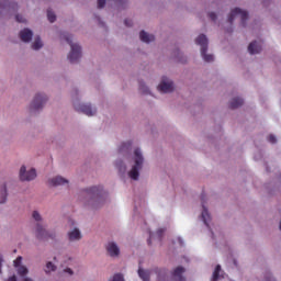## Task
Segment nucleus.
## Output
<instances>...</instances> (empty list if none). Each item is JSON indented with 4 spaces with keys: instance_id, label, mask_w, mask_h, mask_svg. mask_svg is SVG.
Segmentation results:
<instances>
[{
    "instance_id": "obj_38",
    "label": "nucleus",
    "mask_w": 281,
    "mask_h": 281,
    "mask_svg": "<svg viewBox=\"0 0 281 281\" xmlns=\"http://www.w3.org/2000/svg\"><path fill=\"white\" fill-rule=\"evenodd\" d=\"M148 245H153V233H149V238L147 239Z\"/></svg>"
},
{
    "instance_id": "obj_31",
    "label": "nucleus",
    "mask_w": 281,
    "mask_h": 281,
    "mask_svg": "<svg viewBox=\"0 0 281 281\" xmlns=\"http://www.w3.org/2000/svg\"><path fill=\"white\" fill-rule=\"evenodd\" d=\"M15 21H16L18 23H27V21L25 20V18H23V15H21V14H16V15H15Z\"/></svg>"
},
{
    "instance_id": "obj_37",
    "label": "nucleus",
    "mask_w": 281,
    "mask_h": 281,
    "mask_svg": "<svg viewBox=\"0 0 281 281\" xmlns=\"http://www.w3.org/2000/svg\"><path fill=\"white\" fill-rule=\"evenodd\" d=\"M64 272L69 273V276H74V270H71L70 268H66Z\"/></svg>"
},
{
    "instance_id": "obj_33",
    "label": "nucleus",
    "mask_w": 281,
    "mask_h": 281,
    "mask_svg": "<svg viewBox=\"0 0 281 281\" xmlns=\"http://www.w3.org/2000/svg\"><path fill=\"white\" fill-rule=\"evenodd\" d=\"M33 218L35 220V221H41V214L37 212V211H34L33 212Z\"/></svg>"
},
{
    "instance_id": "obj_44",
    "label": "nucleus",
    "mask_w": 281,
    "mask_h": 281,
    "mask_svg": "<svg viewBox=\"0 0 281 281\" xmlns=\"http://www.w3.org/2000/svg\"><path fill=\"white\" fill-rule=\"evenodd\" d=\"M54 260H56V257H54Z\"/></svg>"
},
{
    "instance_id": "obj_43",
    "label": "nucleus",
    "mask_w": 281,
    "mask_h": 281,
    "mask_svg": "<svg viewBox=\"0 0 281 281\" xmlns=\"http://www.w3.org/2000/svg\"><path fill=\"white\" fill-rule=\"evenodd\" d=\"M158 281H164V279L161 278V274H159Z\"/></svg>"
},
{
    "instance_id": "obj_32",
    "label": "nucleus",
    "mask_w": 281,
    "mask_h": 281,
    "mask_svg": "<svg viewBox=\"0 0 281 281\" xmlns=\"http://www.w3.org/2000/svg\"><path fill=\"white\" fill-rule=\"evenodd\" d=\"M139 91L142 93H148V87H146V85L144 82L139 83Z\"/></svg>"
},
{
    "instance_id": "obj_41",
    "label": "nucleus",
    "mask_w": 281,
    "mask_h": 281,
    "mask_svg": "<svg viewBox=\"0 0 281 281\" xmlns=\"http://www.w3.org/2000/svg\"><path fill=\"white\" fill-rule=\"evenodd\" d=\"M126 146H131V143H124L122 148H126Z\"/></svg>"
},
{
    "instance_id": "obj_12",
    "label": "nucleus",
    "mask_w": 281,
    "mask_h": 281,
    "mask_svg": "<svg viewBox=\"0 0 281 281\" xmlns=\"http://www.w3.org/2000/svg\"><path fill=\"white\" fill-rule=\"evenodd\" d=\"M106 251L109 256H111L112 258L120 256V247H117L116 243H113V241L109 243L106 246Z\"/></svg>"
},
{
    "instance_id": "obj_26",
    "label": "nucleus",
    "mask_w": 281,
    "mask_h": 281,
    "mask_svg": "<svg viewBox=\"0 0 281 281\" xmlns=\"http://www.w3.org/2000/svg\"><path fill=\"white\" fill-rule=\"evenodd\" d=\"M47 19H48L49 23H54L56 21V13H54V11H52V9L47 10Z\"/></svg>"
},
{
    "instance_id": "obj_7",
    "label": "nucleus",
    "mask_w": 281,
    "mask_h": 281,
    "mask_svg": "<svg viewBox=\"0 0 281 281\" xmlns=\"http://www.w3.org/2000/svg\"><path fill=\"white\" fill-rule=\"evenodd\" d=\"M46 102H47V95L37 93L30 105V110L40 111V109H43V105Z\"/></svg>"
},
{
    "instance_id": "obj_16",
    "label": "nucleus",
    "mask_w": 281,
    "mask_h": 281,
    "mask_svg": "<svg viewBox=\"0 0 281 281\" xmlns=\"http://www.w3.org/2000/svg\"><path fill=\"white\" fill-rule=\"evenodd\" d=\"M248 52L249 54H260V52H262V45L258 44V42H251L248 45Z\"/></svg>"
},
{
    "instance_id": "obj_36",
    "label": "nucleus",
    "mask_w": 281,
    "mask_h": 281,
    "mask_svg": "<svg viewBox=\"0 0 281 281\" xmlns=\"http://www.w3.org/2000/svg\"><path fill=\"white\" fill-rule=\"evenodd\" d=\"M124 23H125L126 27H131V26L133 25V21H132V20H128V19H126V20L124 21Z\"/></svg>"
},
{
    "instance_id": "obj_15",
    "label": "nucleus",
    "mask_w": 281,
    "mask_h": 281,
    "mask_svg": "<svg viewBox=\"0 0 281 281\" xmlns=\"http://www.w3.org/2000/svg\"><path fill=\"white\" fill-rule=\"evenodd\" d=\"M82 239V234L80 233V229L75 228L68 233V240L70 243H75L76 240H81Z\"/></svg>"
},
{
    "instance_id": "obj_40",
    "label": "nucleus",
    "mask_w": 281,
    "mask_h": 281,
    "mask_svg": "<svg viewBox=\"0 0 281 281\" xmlns=\"http://www.w3.org/2000/svg\"><path fill=\"white\" fill-rule=\"evenodd\" d=\"M2 265H3V259H1V257H0V273H1V267H2Z\"/></svg>"
},
{
    "instance_id": "obj_22",
    "label": "nucleus",
    "mask_w": 281,
    "mask_h": 281,
    "mask_svg": "<svg viewBox=\"0 0 281 281\" xmlns=\"http://www.w3.org/2000/svg\"><path fill=\"white\" fill-rule=\"evenodd\" d=\"M16 272H18V274H20L21 278H25V276H27V273H30V270L25 266H20L16 268Z\"/></svg>"
},
{
    "instance_id": "obj_20",
    "label": "nucleus",
    "mask_w": 281,
    "mask_h": 281,
    "mask_svg": "<svg viewBox=\"0 0 281 281\" xmlns=\"http://www.w3.org/2000/svg\"><path fill=\"white\" fill-rule=\"evenodd\" d=\"M202 221L205 224V226L209 227L210 224H207V222L210 221V212H207V207H205V204H202Z\"/></svg>"
},
{
    "instance_id": "obj_18",
    "label": "nucleus",
    "mask_w": 281,
    "mask_h": 281,
    "mask_svg": "<svg viewBox=\"0 0 281 281\" xmlns=\"http://www.w3.org/2000/svg\"><path fill=\"white\" fill-rule=\"evenodd\" d=\"M65 183H69V180L57 176L49 180V186H65Z\"/></svg>"
},
{
    "instance_id": "obj_30",
    "label": "nucleus",
    "mask_w": 281,
    "mask_h": 281,
    "mask_svg": "<svg viewBox=\"0 0 281 281\" xmlns=\"http://www.w3.org/2000/svg\"><path fill=\"white\" fill-rule=\"evenodd\" d=\"M116 167L119 168L120 172H126V165L123 161L116 162Z\"/></svg>"
},
{
    "instance_id": "obj_35",
    "label": "nucleus",
    "mask_w": 281,
    "mask_h": 281,
    "mask_svg": "<svg viewBox=\"0 0 281 281\" xmlns=\"http://www.w3.org/2000/svg\"><path fill=\"white\" fill-rule=\"evenodd\" d=\"M209 18L211 19V21H216V13L214 12L209 13Z\"/></svg>"
},
{
    "instance_id": "obj_14",
    "label": "nucleus",
    "mask_w": 281,
    "mask_h": 281,
    "mask_svg": "<svg viewBox=\"0 0 281 281\" xmlns=\"http://www.w3.org/2000/svg\"><path fill=\"white\" fill-rule=\"evenodd\" d=\"M32 36H34V33H32V30L30 29H24L20 32V38L23 43H30V41H32Z\"/></svg>"
},
{
    "instance_id": "obj_34",
    "label": "nucleus",
    "mask_w": 281,
    "mask_h": 281,
    "mask_svg": "<svg viewBox=\"0 0 281 281\" xmlns=\"http://www.w3.org/2000/svg\"><path fill=\"white\" fill-rule=\"evenodd\" d=\"M268 142H270V144H276V142H278V139L273 135H269Z\"/></svg>"
},
{
    "instance_id": "obj_39",
    "label": "nucleus",
    "mask_w": 281,
    "mask_h": 281,
    "mask_svg": "<svg viewBox=\"0 0 281 281\" xmlns=\"http://www.w3.org/2000/svg\"><path fill=\"white\" fill-rule=\"evenodd\" d=\"M157 234L159 237H161V234H164V229H158Z\"/></svg>"
},
{
    "instance_id": "obj_42",
    "label": "nucleus",
    "mask_w": 281,
    "mask_h": 281,
    "mask_svg": "<svg viewBox=\"0 0 281 281\" xmlns=\"http://www.w3.org/2000/svg\"><path fill=\"white\" fill-rule=\"evenodd\" d=\"M99 21V25H104V23L100 20V18H98Z\"/></svg>"
},
{
    "instance_id": "obj_4",
    "label": "nucleus",
    "mask_w": 281,
    "mask_h": 281,
    "mask_svg": "<svg viewBox=\"0 0 281 281\" xmlns=\"http://www.w3.org/2000/svg\"><path fill=\"white\" fill-rule=\"evenodd\" d=\"M195 44L201 47V56L205 63L214 61V55H207V36L201 34L196 37Z\"/></svg>"
},
{
    "instance_id": "obj_6",
    "label": "nucleus",
    "mask_w": 281,
    "mask_h": 281,
    "mask_svg": "<svg viewBox=\"0 0 281 281\" xmlns=\"http://www.w3.org/2000/svg\"><path fill=\"white\" fill-rule=\"evenodd\" d=\"M35 236L37 240H54L56 238V233H49L45 228H43V225L36 224Z\"/></svg>"
},
{
    "instance_id": "obj_10",
    "label": "nucleus",
    "mask_w": 281,
    "mask_h": 281,
    "mask_svg": "<svg viewBox=\"0 0 281 281\" xmlns=\"http://www.w3.org/2000/svg\"><path fill=\"white\" fill-rule=\"evenodd\" d=\"M158 91H160V93H172L175 91V83L167 78H162L158 86Z\"/></svg>"
},
{
    "instance_id": "obj_8",
    "label": "nucleus",
    "mask_w": 281,
    "mask_h": 281,
    "mask_svg": "<svg viewBox=\"0 0 281 281\" xmlns=\"http://www.w3.org/2000/svg\"><path fill=\"white\" fill-rule=\"evenodd\" d=\"M74 106L77 111L85 113V115H88V117H91L95 114L97 110L91 106V104H80V103H74Z\"/></svg>"
},
{
    "instance_id": "obj_23",
    "label": "nucleus",
    "mask_w": 281,
    "mask_h": 281,
    "mask_svg": "<svg viewBox=\"0 0 281 281\" xmlns=\"http://www.w3.org/2000/svg\"><path fill=\"white\" fill-rule=\"evenodd\" d=\"M43 47V42L41 41V37H35L33 44H32V49H41Z\"/></svg>"
},
{
    "instance_id": "obj_1",
    "label": "nucleus",
    "mask_w": 281,
    "mask_h": 281,
    "mask_svg": "<svg viewBox=\"0 0 281 281\" xmlns=\"http://www.w3.org/2000/svg\"><path fill=\"white\" fill-rule=\"evenodd\" d=\"M86 196H88L91 205L94 207H100V205H103L104 201H106V192H104L102 187H91L86 189Z\"/></svg>"
},
{
    "instance_id": "obj_5",
    "label": "nucleus",
    "mask_w": 281,
    "mask_h": 281,
    "mask_svg": "<svg viewBox=\"0 0 281 281\" xmlns=\"http://www.w3.org/2000/svg\"><path fill=\"white\" fill-rule=\"evenodd\" d=\"M236 16L240 18L241 25L245 27L247 20L249 19V13H247V11H243L240 8H235L228 16V23H231V25L234 23Z\"/></svg>"
},
{
    "instance_id": "obj_11",
    "label": "nucleus",
    "mask_w": 281,
    "mask_h": 281,
    "mask_svg": "<svg viewBox=\"0 0 281 281\" xmlns=\"http://www.w3.org/2000/svg\"><path fill=\"white\" fill-rule=\"evenodd\" d=\"M3 10H7V12H16V10H19V4L8 0H2L0 2V12H3Z\"/></svg>"
},
{
    "instance_id": "obj_25",
    "label": "nucleus",
    "mask_w": 281,
    "mask_h": 281,
    "mask_svg": "<svg viewBox=\"0 0 281 281\" xmlns=\"http://www.w3.org/2000/svg\"><path fill=\"white\" fill-rule=\"evenodd\" d=\"M220 273H221V265H217L215 267L211 281H218Z\"/></svg>"
},
{
    "instance_id": "obj_21",
    "label": "nucleus",
    "mask_w": 281,
    "mask_h": 281,
    "mask_svg": "<svg viewBox=\"0 0 281 281\" xmlns=\"http://www.w3.org/2000/svg\"><path fill=\"white\" fill-rule=\"evenodd\" d=\"M138 276L143 281H150V271H148V270H144V269L139 268Z\"/></svg>"
},
{
    "instance_id": "obj_19",
    "label": "nucleus",
    "mask_w": 281,
    "mask_h": 281,
    "mask_svg": "<svg viewBox=\"0 0 281 281\" xmlns=\"http://www.w3.org/2000/svg\"><path fill=\"white\" fill-rule=\"evenodd\" d=\"M245 104V101L240 98H234L229 102V109H238L239 106H243Z\"/></svg>"
},
{
    "instance_id": "obj_28",
    "label": "nucleus",
    "mask_w": 281,
    "mask_h": 281,
    "mask_svg": "<svg viewBox=\"0 0 281 281\" xmlns=\"http://www.w3.org/2000/svg\"><path fill=\"white\" fill-rule=\"evenodd\" d=\"M21 262H23V257H21V256L16 257V259L13 261V267H14L15 269L19 268V267H23V266L21 265Z\"/></svg>"
},
{
    "instance_id": "obj_29",
    "label": "nucleus",
    "mask_w": 281,
    "mask_h": 281,
    "mask_svg": "<svg viewBox=\"0 0 281 281\" xmlns=\"http://www.w3.org/2000/svg\"><path fill=\"white\" fill-rule=\"evenodd\" d=\"M110 281H124V276L122 273H115Z\"/></svg>"
},
{
    "instance_id": "obj_27",
    "label": "nucleus",
    "mask_w": 281,
    "mask_h": 281,
    "mask_svg": "<svg viewBox=\"0 0 281 281\" xmlns=\"http://www.w3.org/2000/svg\"><path fill=\"white\" fill-rule=\"evenodd\" d=\"M52 271H56V266L52 261H48L46 263L45 272L46 273H52Z\"/></svg>"
},
{
    "instance_id": "obj_9",
    "label": "nucleus",
    "mask_w": 281,
    "mask_h": 281,
    "mask_svg": "<svg viewBox=\"0 0 281 281\" xmlns=\"http://www.w3.org/2000/svg\"><path fill=\"white\" fill-rule=\"evenodd\" d=\"M36 177V169H31L27 171L25 166H22L20 169V180L21 181H34Z\"/></svg>"
},
{
    "instance_id": "obj_17",
    "label": "nucleus",
    "mask_w": 281,
    "mask_h": 281,
    "mask_svg": "<svg viewBox=\"0 0 281 281\" xmlns=\"http://www.w3.org/2000/svg\"><path fill=\"white\" fill-rule=\"evenodd\" d=\"M139 38L143 43H153L155 41V35L148 34L146 31H140Z\"/></svg>"
},
{
    "instance_id": "obj_13",
    "label": "nucleus",
    "mask_w": 281,
    "mask_h": 281,
    "mask_svg": "<svg viewBox=\"0 0 281 281\" xmlns=\"http://www.w3.org/2000/svg\"><path fill=\"white\" fill-rule=\"evenodd\" d=\"M183 273H186V268L181 266L177 267L172 272L173 280L186 281V279L183 278Z\"/></svg>"
},
{
    "instance_id": "obj_24",
    "label": "nucleus",
    "mask_w": 281,
    "mask_h": 281,
    "mask_svg": "<svg viewBox=\"0 0 281 281\" xmlns=\"http://www.w3.org/2000/svg\"><path fill=\"white\" fill-rule=\"evenodd\" d=\"M7 199H8V188L3 186L1 189L0 203H5Z\"/></svg>"
},
{
    "instance_id": "obj_3",
    "label": "nucleus",
    "mask_w": 281,
    "mask_h": 281,
    "mask_svg": "<svg viewBox=\"0 0 281 281\" xmlns=\"http://www.w3.org/2000/svg\"><path fill=\"white\" fill-rule=\"evenodd\" d=\"M135 165L132 167L131 171L128 172V177L132 178L134 181L139 179V170H142V166L144 164V156L142 155V150L136 148L134 150V158Z\"/></svg>"
},
{
    "instance_id": "obj_2",
    "label": "nucleus",
    "mask_w": 281,
    "mask_h": 281,
    "mask_svg": "<svg viewBox=\"0 0 281 281\" xmlns=\"http://www.w3.org/2000/svg\"><path fill=\"white\" fill-rule=\"evenodd\" d=\"M61 38H65L68 45H70V53L68 54L69 63H78L80 58H82V47H80L78 44H74L71 42V35L68 33H63Z\"/></svg>"
}]
</instances>
